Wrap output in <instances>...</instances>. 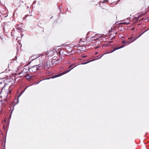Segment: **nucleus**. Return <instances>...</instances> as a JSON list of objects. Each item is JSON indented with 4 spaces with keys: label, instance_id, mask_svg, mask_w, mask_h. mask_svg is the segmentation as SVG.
Wrapping results in <instances>:
<instances>
[{
    "label": "nucleus",
    "instance_id": "c85d7f7f",
    "mask_svg": "<svg viewBox=\"0 0 149 149\" xmlns=\"http://www.w3.org/2000/svg\"><path fill=\"white\" fill-rule=\"evenodd\" d=\"M75 58H72V59L73 60H74L75 59Z\"/></svg>",
    "mask_w": 149,
    "mask_h": 149
},
{
    "label": "nucleus",
    "instance_id": "2f4dec72",
    "mask_svg": "<svg viewBox=\"0 0 149 149\" xmlns=\"http://www.w3.org/2000/svg\"><path fill=\"white\" fill-rule=\"evenodd\" d=\"M13 107H14V106H13ZM13 109H14V107H13V109L11 111V113H12V112L13 110Z\"/></svg>",
    "mask_w": 149,
    "mask_h": 149
},
{
    "label": "nucleus",
    "instance_id": "e433bc0d",
    "mask_svg": "<svg viewBox=\"0 0 149 149\" xmlns=\"http://www.w3.org/2000/svg\"><path fill=\"white\" fill-rule=\"evenodd\" d=\"M112 31H110V30H109V33H110V32H111Z\"/></svg>",
    "mask_w": 149,
    "mask_h": 149
},
{
    "label": "nucleus",
    "instance_id": "9b49d317",
    "mask_svg": "<svg viewBox=\"0 0 149 149\" xmlns=\"http://www.w3.org/2000/svg\"><path fill=\"white\" fill-rule=\"evenodd\" d=\"M127 22H124L123 23V24L128 25L130 24L129 23V19L128 18H127Z\"/></svg>",
    "mask_w": 149,
    "mask_h": 149
},
{
    "label": "nucleus",
    "instance_id": "a18cd8bd",
    "mask_svg": "<svg viewBox=\"0 0 149 149\" xmlns=\"http://www.w3.org/2000/svg\"><path fill=\"white\" fill-rule=\"evenodd\" d=\"M5 142H6V140L5 141V142H4V143H5Z\"/></svg>",
    "mask_w": 149,
    "mask_h": 149
},
{
    "label": "nucleus",
    "instance_id": "7c9ffc66",
    "mask_svg": "<svg viewBox=\"0 0 149 149\" xmlns=\"http://www.w3.org/2000/svg\"><path fill=\"white\" fill-rule=\"evenodd\" d=\"M113 42V41H109V43H111V42Z\"/></svg>",
    "mask_w": 149,
    "mask_h": 149
},
{
    "label": "nucleus",
    "instance_id": "ddd939ff",
    "mask_svg": "<svg viewBox=\"0 0 149 149\" xmlns=\"http://www.w3.org/2000/svg\"><path fill=\"white\" fill-rule=\"evenodd\" d=\"M139 17H135L133 19V22H136L139 20Z\"/></svg>",
    "mask_w": 149,
    "mask_h": 149
},
{
    "label": "nucleus",
    "instance_id": "4be33fe9",
    "mask_svg": "<svg viewBox=\"0 0 149 149\" xmlns=\"http://www.w3.org/2000/svg\"><path fill=\"white\" fill-rule=\"evenodd\" d=\"M119 1H117L116 3H115V4H117L118 2H119ZM115 2H113V4H115Z\"/></svg>",
    "mask_w": 149,
    "mask_h": 149
},
{
    "label": "nucleus",
    "instance_id": "4468645a",
    "mask_svg": "<svg viewBox=\"0 0 149 149\" xmlns=\"http://www.w3.org/2000/svg\"><path fill=\"white\" fill-rule=\"evenodd\" d=\"M10 23L9 22H5V23H4V27H3V28H4L5 27H6V26H7L8 25V23Z\"/></svg>",
    "mask_w": 149,
    "mask_h": 149
},
{
    "label": "nucleus",
    "instance_id": "c03bdc74",
    "mask_svg": "<svg viewBox=\"0 0 149 149\" xmlns=\"http://www.w3.org/2000/svg\"><path fill=\"white\" fill-rule=\"evenodd\" d=\"M140 24H138V25H140Z\"/></svg>",
    "mask_w": 149,
    "mask_h": 149
},
{
    "label": "nucleus",
    "instance_id": "58836bf2",
    "mask_svg": "<svg viewBox=\"0 0 149 149\" xmlns=\"http://www.w3.org/2000/svg\"><path fill=\"white\" fill-rule=\"evenodd\" d=\"M27 7L28 8H29V7L28 6H27Z\"/></svg>",
    "mask_w": 149,
    "mask_h": 149
},
{
    "label": "nucleus",
    "instance_id": "ea45409f",
    "mask_svg": "<svg viewBox=\"0 0 149 149\" xmlns=\"http://www.w3.org/2000/svg\"><path fill=\"white\" fill-rule=\"evenodd\" d=\"M47 67L48 68V67H49V66L48 67V65H47Z\"/></svg>",
    "mask_w": 149,
    "mask_h": 149
},
{
    "label": "nucleus",
    "instance_id": "39448f33",
    "mask_svg": "<svg viewBox=\"0 0 149 149\" xmlns=\"http://www.w3.org/2000/svg\"><path fill=\"white\" fill-rule=\"evenodd\" d=\"M5 86V84H3L2 83H0V90H1V93L2 90Z\"/></svg>",
    "mask_w": 149,
    "mask_h": 149
},
{
    "label": "nucleus",
    "instance_id": "a878e982",
    "mask_svg": "<svg viewBox=\"0 0 149 149\" xmlns=\"http://www.w3.org/2000/svg\"><path fill=\"white\" fill-rule=\"evenodd\" d=\"M6 100H7V98H5L4 99V101H6Z\"/></svg>",
    "mask_w": 149,
    "mask_h": 149
},
{
    "label": "nucleus",
    "instance_id": "37998d69",
    "mask_svg": "<svg viewBox=\"0 0 149 149\" xmlns=\"http://www.w3.org/2000/svg\"><path fill=\"white\" fill-rule=\"evenodd\" d=\"M60 9V11H61V10L60 9Z\"/></svg>",
    "mask_w": 149,
    "mask_h": 149
},
{
    "label": "nucleus",
    "instance_id": "dca6fc26",
    "mask_svg": "<svg viewBox=\"0 0 149 149\" xmlns=\"http://www.w3.org/2000/svg\"><path fill=\"white\" fill-rule=\"evenodd\" d=\"M135 37H134V39H133V37H132V36L130 37V38H128V39L130 40H133L134 39Z\"/></svg>",
    "mask_w": 149,
    "mask_h": 149
},
{
    "label": "nucleus",
    "instance_id": "f3484780",
    "mask_svg": "<svg viewBox=\"0 0 149 149\" xmlns=\"http://www.w3.org/2000/svg\"><path fill=\"white\" fill-rule=\"evenodd\" d=\"M87 61V62H84V63H81V64H86L91 61Z\"/></svg>",
    "mask_w": 149,
    "mask_h": 149
},
{
    "label": "nucleus",
    "instance_id": "c9c22d12",
    "mask_svg": "<svg viewBox=\"0 0 149 149\" xmlns=\"http://www.w3.org/2000/svg\"><path fill=\"white\" fill-rule=\"evenodd\" d=\"M11 114H10V118H11Z\"/></svg>",
    "mask_w": 149,
    "mask_h": 149
},
{
    "label": "nucleus",
    "instance_id": "f704fd0d",
    "mask_svg": "<svg viewBox=\"0 0 149 149\" xmlns=\"http://www.w3.org/2000/svg\"><path fill=\"white\" fill-rule=\"evenodd\" d=\"M8 93H11L10 91H9Z\"/></svg>",
    "mask_w": 149,
    "mask_h": 149
},
{
    "label": "nucleus",
    "instance_id": "49530a36",
    "mask_svg": "<svg viewBox=\"0 0 149 149\" xmlns=\"http://www.w3.org/2000/svg\"><path fill=\"white\" fill-rule=\"evenodd\" d=\"M36 58H34V59H35V58H36Z\"/></svg>",
    "mask_w": 149,
    "mask_h": 149
},
{
    "label": "nucleus",
    "instance_id": "5701e85b",
    "mask_svg": "<svg viewBox=\"0 0 149 149\" xmlns=\"http://www.w3.org/2000/svg\"><path fill=\"white\" fill-rule=\"evenodd\" d=\"M8 80H9L10 81H13V79H11V78H10V79H8Z\"/></svg>",
    "mask_w": 149,
    "mask_h": 149
},
{
    "label": "nucleus",
    "instance_id": "bb28decb",
    "mask_svg": "<svg viewBox=\"0 0 149 149\" xmlns=\"http://www.w3.org/2000/svg\"><path fill=\"white\" fill-rule=\"evenodd\" d=\"M52 77H53V76L52 77L50 78H49V79H50V78H53ZM49 79V78H48V79H42V80H45V79Z\"/></svg>",
    "mask_w": 149,
    "mask_h": 149
},
{
    "label": "nucleus",
    "instance_id": "79ce46f5",
    "mask_svg": "<svg viewBox=\"0 0 149 149\" xmlns=\"http://www.w3.org/2000/svg\"><path fill=\"white\" fill-rule=\"evenodd\" d=\"M53 16H52V17H51V18Z\"/></svg>",
    "mask_w": 149,
    "mask_h": 149
},
{
    "label": "nucleus",
    "instance_id": "f257e3e1",
    "mask_svg": "<svg viewBox=\"0 0 149 149\" xmlns=\"http://www.w3.org/2000/svg\"><path fill=\"white\" fill-rule=\"evenodd\" d=\"M75 64V63L71 64L69 66V68L63 72H62L61 73L58 74H56L55 75H53L52 77L53 79L60 77L62 75L65 74L67 73L68 72H69L73 68L77 66V65H76L75 66H74L73 67H72V66Z\"/></svg>",
    "mask_w": 149,
    "mask_h": 149
},
{
    "label": "nucleus",
    "instance_id": "20e7f679",
    "mask_svg": "<svg viewBox=\"0 0 149 149\" xmlns=\"http://www.w3.org/2000/svg\"><path fill=\"white\" fill-rule=\"evenodd\" d=\"M61 62V60L57 58V57L54 56L53 57L51 62L52 65H53L54 64L56 65Z\"/></svg>",
    "mask_w": 149,
    "mask_h": 149
},
{
    "label": "nucleus",
    "instance_id": "72a5a7b5",
    "mask_svg": "<svg viewBox=\"0 0 149 149\" xmlns=\"http://www.w3.org/2000/svg\"><path fill=\"white\" fill-rule=\"evenodd\" d=\"M98 53V52H96L95 53V55H96Z\"/></svg>",
    "mask_w": 149,
    "mask_h": 149
},
{
    "label": "nucleus",
    "instance_id": "7ed1b4c3",
    "mask_svg": "<svg viewBox=\"0 0 149 149\" xmlns=\"http://www.w3.org/2000/svg\"><path fill=\"white\" fill-rule=\"evenodd\" d=\"M41 67V65L40 64L38 65H36L33 66L31 68H30L29 70L30 71L33 72H35L37 70H39V68Z\"/></svg>",
    "mask_w": 149,
    "mask_h": 149
},
{
    "label": "nucleus",
    "instance_id": "6ab92c4d",
    "mask_svg": "<svg viewBox=\"0 0 149 149\" xmlns=\"http://www.w3.org/2000/svg\"><path fill=\"white\" fill-rule=\"evenodd\" d=\"M81 56L83 58H85L86 57H87V56L86 55V56H84V55H81Z\"/></svg>",
    "mask_w": 149,
    "mask_h": 149
},
{
    "label": "nucleus",
    "instance_id": "c756f323",
    "mask_svg": "<svg viewBox=\"0 0 149 149\" xmlns=\"http://www.w3.org/2000/svg\"><path fill=\"white\" fill-rule=\"evenodd\" d=\"M67 63L69 64H70V62L69 61H67Z\"/></svg>",
    "mask_w": 149,
    "mask_h": 149
},
{
    "label": "nucleus",
    "instance_id": "6e6552de",
    "mask_svg": "<svg viewBox=\"0 0 149 149\" xmlns=\"http://www.w3.org/2000/svg\"><path fill=\"white\" fill-rule=\"evenodd\" d=\"M56 49H56V50H55V51L56 52L57 54L58 55H60L61 52L62 51V50L61 49H59V48H58V50L57 51H56Z\"/></svg>",
    "mask_w": 149,
    "mask_h": 149
},
{
    "label": "nucleus",
    "instance_id": "2eb2a0df",
    "mask_svg": "<svg viewBox=\"0 0 149 149\" xmlns=\"http://www.w3.org/2000/svg\"><path fill=\"white\" fill-rule=\"evenodd\" d=\"M85 42V41L84 40H82L81 39L79 41V43L80 44H81V45H83V44H82V42Z\"/></svg>",
    "mask_w": 149,
    "mask_h": 149
},
{
    "label": "nucleus",
    "instance_id": "f03ea898",
    "mask_svg": "<svg viewBox=\"0 0 149 149\" xmlns=\"http://www.w3.org/2000/svg\"><path fill=\"white\" fill-rule=\"evenodd\" d=\"M148 29H147L145 31L143 32V33H142L140 34L138 36H135V37L134 39L132 40H130V41H128L127 42H126L125 40H123L122 41V42L123 43H125V44H127L129 45L130 43H131L133 42H134V41H135L137 39H138L140 37L143 33H144L146 31H147L148 30Z\"/></svg>",
    "mask_w": 149,
    "mask_h": 149
},
{
    "label": "nucleus",
    "instance_id": "1a4fd4ad",
    "mask_svg": "<svg viewBox=\"0 0 149 149\" xmlns=\"http://www.w3.org/2000/svg\"><path fill=\"white\" fill-rule=\"evenodd\" d=\"M116 33L115 34H111V35H110V36L109 37V38L110 39H113L114 38H115V35H116Z\"/></svg>",
    "mask_w": 149,
    "mask_h": 149
},
{
    "label": "nucleus",
    "instance_id": "473e14b6",
    "mask_svg": "<svg viewBox=\"0 0 149 149\" xmlns=\"http://www.w3.org/2000/svg\"><path fill=\"white\" fill-rule=\"evenodd\" d=\"M135 29V28H132V30H134Z\"/></svg>",
    "mask_w": 149,
    "mask_h": 149
},
{
    "label": "nucleus",
    "instance_id": "393cba45",
    "mask_svg": "<svg viewBox=\"0 0 149 149\" xmlns=\"http://www.w3.org/2000/svg\"><path fill=\"white\" fill-rule=\"evenodd\" d=\"M148 21V19H144V21L145 22H146Z\"/></svg>",
    "mask_w": 149,
    "mask_h": 149
},
{
    "label": "nucleus",
    "instance_id": "4c0bfd02",
    "mask_svg": "<svg viewBox=\"0 0 149 149\" xmlns=\"http://www.w3.org/2000/svg\"><path fill=\"white\" fill-rule=\"evenodd\" d=\"M98 48V47H95V49H97Z\"/></svg>",
    "mask_w": 149,
    "mask_h": 149
},
{
    "label": "nucleus",
    "instance_id": "aec40b11",
    "mask_svg": "<svg viewBox=\"0 0 149 149\" xmlns=\"http://www.w3.org/2000/svg\"><path fill=\"white\" fill-rule=\"evenodd\" d=\"M108 1V0H103V1H102V2L103 3H104L106 2V1Z\"/></svg>",
    "mask_w": 149,
    "mask_h": 149
},
{
    "label": "nucleus",
    "instance_id": "cd10ccee",
    "mask_svg": "<svg viewBox=\"0 0 149 149\" xmlns=\"http://www.w3.org/2000/svg\"><path fill=\"white\" fill-rule=\"evenodd\" d=\"M52 77H53V76L52 77L50 78H49V79H50V78H53ZM49 79V78H48V79H42V80H45V79Z\"/></svg>",
    "mask_w": 149,
    "mask_h": 149
},
{
    "label": "nucleus",
    "instance_id": "9d476101",
    "mask_svg": "<svg viewBox=\"0 0 149 149\" xmlns=\"http://www.w3.org/2000/svg\"><path fill=\"white\" fill-rule=\"evenodd\" d=\"M104 55V54L101 55H99L97 57H95V60H96L101 58Z\"/></svg>",
    "mask_w": 149,
    "mask_h": 149
},
{
    "label": "nucleus",
    "instance_id": "412c9836",
    "mask_svg": "<svg viewBox=\"0 0 149 149\" xmlns=\"http://www.w3.org/2000/svg\"><path fill=\"white\" fill-rule=\"evenodd\" d=\"M17 46L20 47H21L22 45L20 43H18V45H17Z\"/></svg>",
    "mask_w": 149,
    "mask_h": 149
},
{
    "label": "nucleus",
    "instance_id": "a19ab883",
    "mask_svg": "<svg viewBox=\"0 0 149 149\" xmlns=\"http://www.w3.org/2000/svg\"><path fill=\"white\" fill-rule=\"evenodd\" d=\"M143 19V18H142V19H141V20H142Z\"/></svg>",
    "mask_w": 149,
    "mask_h": 149
},
{
    "label": "nucleus",
    "instance_id": "b1692460",
    "mask_svg": "<svg viewBox=\"0 0 149 149\" xmlns=\"http://www.w3.org/2000/svg\"><path fill=\"white\" fill-rule=\"evenodd\" d=\"M109 44H108V45H103L102 46V47L104 46H109Z\"/></svg>",
    "mask_w": 149,
    "mask_h": 149
},
{
    "label": "nucleus",
    "instance_id": "423d86ee",
    "mask_svg": "<svg viewBox=\"0 0 149 149\" xmlns=\"http://www.w3.org/2000/svg\"><path fill=\"white\" fill-rule=\"evenodd\" d=\"M99 34H96L94 36L93 38H94V40H96L97 39H99L100 38H101V36H98Z\"/></svg>",
    "mask_w": 149,
    "mask_h": 149
},
{
    "label": "nucleus",
    "instance_id": "f8f14e48",
    "mask_svg": "<svg viewBox=\"0 0 149 149\" xmlns=\"http://www.w3.org/2000/svg\"><path fill=\"white\" fill-rule=\"evenodd\" d=\"M24 91L22 92L17 97V102L16 103V104H17L19 102V97L21 96V95H22V93H23V92H24Z\"/></svg>",
    "mask_w": 149,
    "mask_h": 149
},
{
    "label": "nucleus",
    "instance_id": "0eeeda50",
    "mask_svg": "<svg viewBox=\"0 0 149 149\" xmlns=\"http://www.w3.org/2000/svg\"><path fill=\"white\" fill-rule=\"evenodd\" d=\"M124 46H125V45H123L121 47H118L117 48L116 47H114L113 49V50L111 52H113L114 51L118 49H120L122 48H123Z\"/></svg>",
    "mask_w": 149,
    "mask_h": 149
},
{
    "label": "nucleus",
    "instance_id": "a211bd4d",
    "mask_svg": "<svg viewBox=\"0 0 149 149\" xmlns=\"http://www.w3.org/2000/svg\"><path fill=\"white\" fill-rule=\"evenodd\" d=\"M17 29V31H18L19 32V31H21V30L23 29H21L20 28Z\"/></svg>",
    "mask_w": 149,
    "mask_h": 149
}]
</instances>
